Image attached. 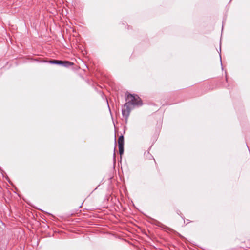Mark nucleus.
Masks as SVG:
<instances>
[{"mask_svg": "<svg viewBox=\"0 0 250 250\" xmlns=\"http://www.w3.org/2000/svg\"><path fill=\"white\" fill-rule=\"evenodd\" d=\"M126 101L127 102L124 105L122 109V115L127 119L131 111L129 105L139 106L142 104V102L137 95L131 94L127 95Z\"/></svg>", "mask_w": 250, "mask_h": 250, "instance_id": "1", "label": "nucleus"}, {"mask_svg": "<svg viewBox=\"0 0 250 250\" xmlns=\"http://www.w3.org/2000/svg\"><path fill=\"white\" fill-rule=\"evenodd\" d=\"M119 151L120 156L124 153V139L123 135L120 136L118 140Z\"/></svg>", "mask_w": 250, "mask_h": 250, "instance_id": "2", "label": "nucleus"}, {"mask_svg": "<svg viewBox=\"0 0 250 250\" xmlns=\"http://www.w3.org/2000/svg\"><path fill=\"white\" fill-rule=\"evenodd\" d=\"M73 64V63L69 61H63V63L62 65L64 66L65 67H69L72 66Z\"/></svg>", "mask_w": 250, "mask_h": 250, "instance_id": "3", "label": "nucleus"}, {"mask_svg": "<svg viewBox=\"0 0 250 250\" xmlns=\"http://www.w3.org/2000/svg\"><path fill=\"white\" fill-rule=\"evenodd\" d=\"M51 62L52 63L59 64V65H62L63 63V61L54 60L51 61Z\"/></svg>", "mask_w": 250, "mask_h": 250, "instance_id": "4", "label": "nucleus"}]
</instances>
